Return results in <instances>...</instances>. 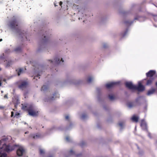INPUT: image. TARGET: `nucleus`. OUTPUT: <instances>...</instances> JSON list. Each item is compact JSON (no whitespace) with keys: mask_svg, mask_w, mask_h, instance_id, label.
I'll list each match as a JSON object with an SVG mask.
<instances>
[{"mask_svg":"<svg viewBox=\"0 0 157 157\" xmlns=\"http://www.w3.org/2000/svg\"><path fill=\"white\" fill-rule=\"evenodd\" d=\"M126 86L130 89L132 90H137L138 91H142L145 89L144 87L141 84V82H138V86L134 85L131 82H127L125 83Z\"/></svg>","mask_w":157,"mask_h":157,"instance_id":"obj_1","label":"nucleus"},{"mask_svg":"<svg viewBox=\"0 0 157 157\" xmlns=\"http://www.w3.org/2000/svg\"><path fill=\"white\" fill-rule=\"evenodd\" d=\"M22 108L23 109H27L29 114L30 116L35 117L37 116L38 114V112L35 110L33 105H28L25 107L22 105Z\"/></svg>","mask_w":157,"mask_h":157,"instance_id":"obj_2","label":"nucleus"},{"mask_svg":"<svg viewBox=\"0 0 157 157\" xmlns=\"http://www.w3.org/2000/svg\"><path fill=\"white\" fill-rule=\"evenodd\" d=\"M51 63L53 64H62L63 63V60L62 57H58L54 59L53 60H50Z\"/></svg>","mask_w":157,"mask_h":157,"instance_id":"obj_3","label":"nucleus"},{"mask_svg":"<svg viewBox=\"0 0 157 157\" xmlns=\"http://www.w3.org/2000/svg\"><path fill=\"white\" fill-rule=\"evenodd\" d=\"M9 26L12 29H15L17 28V20H13L10 23Z\"/></svg>","mask_w":157,"mask_h":157,"instance_id":"obj_4","label":"nucleus"},{"mask_svg":"<svg viewBox=\"0 0 157 157\" xmlns=\"http://www.w3.org/2000/svg\"><path fill=\"white\" fill-rule=\"evenodd\" d=\"M119 83V82H109L107 83L106 84V86L107 88H110L111 87H113V86L118 84Z\"/></svg>","mask_w":157,"mask_h":157,"instance_id":"obj_5","label":"nucleus"},{"mask_svg":"<svg viewBox=\"0 0 157 157\" xmlns=\"http://www.w3.org/2000/svg\"><path fill=\"white\" fill-rule=\"evenodd\" d=\"M27 82L23 81L22 82L21 84L19 85V87L20 89L21 90H23L27 87Z\"/></svg>","mask_w":157,"mask_h":157,"instance_id":"obj_6","label":"nucleus"},{"mask_svg":"<svg viewBox=\"0 0 157 157\" xmlns=\"http://www.w3.org/2000/svg\"><path fill=\"white\" fill-rule=\"evenodd\" d=\"M25 68H19L18 69L16 70V71L18 75L19 76L21 74L24 73L25 72Z\"/></svg>","mask_w":157,"mask_h":157,"instance_id":"obj_7","label":"nucleus"},{"mask_svg":"<svg viewBox=\"0 0 157 157\" xmlns=\"http://www.w3.org/2000/svg\"><path fill=\"white\" fill-rule=\"evenodd\" d=\"M155 73V71L151 70L149 72L146 73V75L147 77H151L153 76Z\"/></svg>","mask_w":157,"mask_h":157,"instance_id":"obj_8","label":"nucleus"},{"mask_svg":"<svg viewBox=\"0 0 157 157\" xmlns=\"http://www.w3.org/2000/svg\"><path fill=\"white\" fill-rule=\"evenodd\" d=\"M140 125L143 129H146V124L145 121L144 120H142Z\"/></svg>","mask_w":157,"mask_h":157,"instance_id":"obj_9","label":"nucleus"},{"mask_svg":"<svg viewBox=\"0 0 157 157\" xmlns=\"http://www.w3.org/2000/svg\"><path fill=\"white\" fill-rule=\"evenodd\" d=\"M155 89L152 88L151 90L148 91L147 95H150L153 94L155 92Z\"/></svg>","mask_w":157,"mask_h":157,"instance_id":"obj_10","label":"nucleus"},{"mask_svg":"<svg viewBox=\"0 0 157 157\" xmlns=\"http://www.w3.org/2000/svg\"><path fill=\"white\" fill-rule=\"evenodd\" d=\"M94 79V78L93 76H90L88 77L87 81L88 82L90 83L93 81Z\"/></svg>","mask_w":157,"mask_h":157,"instance_id":"obj_11","label":"nucleus"},{"mask_svg":"<svg viewBox=\"0 0 157 157\" xmlns=\"http://www.w3.org/2000/svg\"><path fill=\"white\" fill-rule=\"evenodd\" d=\"M139 119V117L135 115L133 116L132 117V120L133 121L137 122Z\"/></svg>","mask_w":157,"mask_h":157,"instance_id":"obj_12","label":"nucleus"},{"mask_svg":"<svg viewBox=\"0 0 157 157\" xmlns=\"http://www.w3.org/2000/svg\"><path fill=\"white\" fill-rule=\"evenodd\" d=\"M59 94L57 93H55V94H53V96L51 98L49 99V101H52L54 99V98H59Z\"/></svg>","mask_w":157,"mask_h":157,"instance_id":"obj_13","label":"nucleus"},{"mask_svg":"<svg viewBox=\"0 0 157 157\" xmlns=\"http://www.w3.org/2000/svg\"><path fill=\"white\" fill-rule=\"evenodd\" d=\"M40 134H37L36 135H34L33 134H31L30 135V137H33V138L34 139H36L39 138L40 137Z\"/></svg>","mask_w":157,"mask_h":157,"instance_id":"obj_14","label":"nucleus"},{"mask_svg":"<svg viewBox=\"0 0 157 157\" xmlns=\"http://www.w3.org/2000/svg\"><path fill=\"white\" fill-rule=\"evenodd\" d=\"M6 63L5 64H6V66H9L11 64V61H10L8 59H6Z\"/></svg>","mask_w":157,"mask_h":157,"instance_id":"obj_15","label":"nucleus"},{"mask_svg":"<svg viewBox=\"0 0 157 157\" xmlns=\"http://www.w3.org/2000/svg\"><path fill=\"white\" fill-rule=\"evenodd\" d=\"M119 125L121 129H122L124 126V124L122 122H120L119 123Z\"/></svg>","mask_w":157,"mask_h":157,"instance_id":"obj_16","label":"nucleus"},{"mask_svg":"<svg viewBox=\"0 0 157 157\" xmlns=\"http://www.w3.org/2000/svg\"><path fill=\"white\" fill-rule=\"evenodd\" d=\"M152 79H150L147 81L146 85H150L152 81Z\"/></svg>","mask_w":157,"mask_h":157,"instance_id":"obj_17","label":"nucleus"},{"mask_svg":"<svg viewBox=\"0 0 157 157\" xmlns=\"http://www.w3.org/2000/svg\"><path fill=\"white\" fill-rule=\"evenodd\" d=\"M87 117V115L85 114H83L81 117V118L82 119H85Z\"/></svg>","mask_w":157,"mask_h":157,"instance_id":"obj_18","label":"nucleus"},{"mask_svg":"<svg viewBox=\"0 0 157 157\" xmlns=\"http://www.w3.org/2000/svg\"><path fill=\"white\" fill-rule=\"evenodd\" d=\"M109 99L111 100H113L114 99V95L112 94H110L109 96Z\"/></svg>","mask_w":157,"mask_h":157,"instance_id":"obj_19","label":"nucleus"},{"mask_svg":"<svg viewBox=\"0 0 157 157\" xmlns=\"http://www.w3.org/2000/svg\"><path fill=\"white\" fill-rule=\"evenodd\" d=\"M48 89V86H45L44 85L41 88V90L42 91H45Z\"/></svg>","mask_w":157,"mask_h":157,"instance_id":"obj_20","label":"nucleus"},{"mask_svg":"<svg viewBox=\"0 0 157 157\" xmlns=\"http://www.w3.org/2000/svg\"><path fill=\"white\" fill-rule=\"evenodd\" d=\"M15 51L17 52H20L21 51V48L20 47L17 48Z\"/></svg>","mask_w":157,"mask_h":157,"instance_id":"obj_21","label":"nucleus"},{"mask_svg":"<svg viewBox=\"0 0 157 157\" xmlns=\"http://www.w3.org/2000/svg\"><path fill=\"white\" fill-rule=\"evenodd\" d=\"M65 139L66 140L67 142H70L71 140V138L68 136H67Z\"/></svg>","mask_w":157,"mask_h":157,"instance_id":"obj_22","label":"nucleus"},{"mask_svg":"<svg viewBox=\"0 0 157 157\" xmlns=\"http://www.w3.org/2000/svg\"><path fill=\"white\" fill-rule=\"evenodd\" d=\"M40 154H43L44 152V150L43 149H40Z\"/></svg>","mask_w":157,"mask_h":157,"instance_id":"obj_23","label":"nucleus"},{"mask_svg":"<svg viewBox=\"0 0 157 157\" xmlns=\"http://www.w3.org/2000/svg\"><path fill=\"white\" fill-rule=\"evenodd\" d=\"M7 94H6L3 96V98H2L4 99H8Z\"/></svg>","mask_w":157,"mask_h":157,"instance_id":"obj_24","label":"nucleus"},{"mask_svg":"<svg viewBox=\"0 0 157 157\" xmlns=\"http://www.w3.org/2000/svg\"><path fill=\"white\" fill-rule=\"evenodd\" d=\"M3 81L5 82L6 81V79H2L1 78V83H0V84H1V85H2V81Z\"/></svg>","mask_w":157,"mask_h":157,"instance_id":"obj_25","label":"nucleus"},{"mask_svg":"<svg viewBox=\"0 0 157 157\" xmlns=\"http://www.w3.org/2000/svg\"><path fill=\"white\" fill-rule=\"evenodd\" d=\"M70 153L71 154H72L73 153H74V152L73 150H71L70 151Z\"/></svg>","mask_w":157,"mask_h":157,"instance_id":"obj_26","label":"nucleus"},{"mask_svg":"<svg viewBox=\"0 0 157 157\" xmlns=\"http://www.w3.org/2000/svg\"><path fill=\"white\" fill-rule=\"evenodd\" d=\"M128 106L129 108H131L132 106L131 104L129 103L128 104Z\"/></svg>","mask_w":157,"mask_h":157,"instance_id":"obj_27","label":"nucleus"},{"mask_svg":"<svg viewBox=\"0 0 157 157\" xmlns=\"http://www.w3.org/2000/svg\"><path fill=\"white\" fill-rule=\"evenodd\" d=\"M154 19L155 21H157V16H154Z\"/></svg>","mask_w":157,"mask_h":157,"instance_id":"obj_28","label":"nucleus"},{"mask_svg":"<svg viewBox=\"0 0 157 157\" xmlns=\"http://www.w3.org/2000/svg\"><path fill=\"white\" fill-rule=\"evenodd\" d=\"M19 115V113H16L15 114V116H15H18V115Z\"/></svg>","mask_w":157,"mask_h":157,"instance_id":"obj_29","label":"nucleus"},{"mask_svg":"<svg viewBox=\"0 0 157 157\" xmlns=\"http://www.w3.org/2000/svg\"><path fill=\"white\" fill-rule=\"evenodd\" d=\"M11 117H12L13 116V115H13V114H14L13 112H11Z\"/></svg>","mask_w":157,"mask_h":157,"instance_id":"obj_30","label":"nucleus"},{"mask_svg":"<svg viewBox=\"0 0 157 157\" xmlns=\"http://www.w3.org/2000/svg\"><path fill=\"white\" fill-rule=\"evenodd\" d=\"M65 118L66 120H68L69 118V116H67L65 117Z\"/></svg>","mask_w":157,"mask_h":157,"instance_id":"obj_31","label":"nucleus"},{"mask_svg":"<svg viewBox=\"0 0 157 157\" xmlns=\"http://www.w3.org/2000/svg\"><path fill=\"white\" fill-rule=\"evenodd\" d=\"M4 61V62H5V61L4 60V59H1V62L2 61Z\"/></svg>","mask_w":157,"mask_h":157,"instance_id":"obj_32","label":"nucleus"},{"mask_svg":"<svg viewBox=\"0 0 157 157\" xmlns=\"http://www.w3.org/2000/svg\"><path fill=\"white\" fill-rule=\"evenodd\" d=\"M63 4V2H59V5L60 6H61Z\"/></svg>","mask_w":157,"mask_h":157,"instance_id":"obj_33","label":"nucleus"},{"mask_svg":"<svg viewBox=\"0 0 157 157\" xmlns=\"http://www.w3.org/2000/svg\"><path fill=\"white\" fill-rule=\"evenodd\" d=\"M46 39H46V37L44 36V38L43 39V40H44V41H46Z\"/></svg>","mask_w":157,"mask_h":157,"instance_id":"obj_34","label":"nucleus"},{"mask_svg":"<svg viewBox=\"0 0 157 157\" xmlns=\"http://www.w3.org/2000/svg\"><path fill=\"white\" fill-rule=\"evenodd\" d=\"M54 5H55V6H57V5L56 4V3H55V2H54Z\"/></svg>","mask_w":157,"mask_h":157,"instance_id":"obj_35","label":"nucleus"},{"mask_svg":"<svg viewBox=\"0 0 157 157\" xmlns=\"http://www.w3.org/2000/svg\"><path fill=\"white\" fill-rule=\"evenodd\" d=\"M39 76V75H38L37 76H36V77H35V78H34V79L36 77H38V76Z\"/></svg>","mask_w":157,"mask_h":157,"instance_id":"obj_36","label":"nucleus"},{"mask_svg":"<svg viewBox=\"0 0 157 157\" xmlns=\"http://www.w3.org/2000/svg\"><path fill=\"white\" fill-rule=\"evenodd\" d=\"M20 35H21V37H23V36H22V34H20Z\"/></svg>","mask_w":157,"mask_h":157,"instance_id":"obj_37","label":"nucleus"},{"mask_svg":"<svg viewBox=\"0 0 157 157\" xmlns=\"http://www.w3.org/2000/svg\"><path fill=\"white\" fill-rule=\"evenodd\" d=\"M103 47H104V48H105V47H105V44H104L103 45Z\"/></svg>","mask_w":157,"mask_h":157,"instance_id":"obj_38","label":"nucleus"},{"mask_svg":"<svg viewBox=\"0 0 157 157\" xmlns=\"http://www.w3.org/2000/svg\"><path fill=\"white\" fill-rule=\"evenodd\" d=\"M126 33V32H125V33L124 34V35L123 36H125V34Z\"/></svg>","mask_w":157,"mask_h":157,"instance_id":"obj_39","label":"nucleus"},{"mask_svg":"<svg viewBox=\"0 0 157 157\" xmlns=\"http://www.w3.org/2000/svg\"><path fill=\"white\" fill-rule=\"evenodd\" d=\"M156 85L157 86V82L156 83Z\"/></svg>","mask_w":157,"mask_h":157,"instance_id":"obj_40","label":"nucleus"},{"mask_svg":"<svg viewBox=\"0 0 157 157\" xmlns=\"http://www.w3.org/2000/svg\"><path fill=\"white\" fill-rule=\"evenodd\" d=\"M2 40V39H1V40H0L1 41Z\"/></svg>","mask_w":157,"mask_h":157,"instance_id":"obj_41","label":"nucleus"},{"mask_svg":"<svg viewBox=\"0 0 157 157\" xmlns=\"http://www.w3.org/2000/svg\"><path fill=\"white\" fill-rule=\"evenodd\" d=\"M1 92H2V93L3 92V91H2Z\"/></svg>","mask_w":157,"mask_h":157,"instance_id":"obj_42","label":"nucleus"},{"mask_svg":"<svg viewBox=\"0 0 157 157\" xmlns=\"http://www.w3.org/2000/svg\"><path fill=\"white\" fill-rule=\"evenodd\" d=\"M27 133V132H25V134H26V133Z\"/></svg>","mask_w":157,"mask_h":157,"instance_id":"obj_43","label":"nucleus"},{"mask_svg":"<svg viewBox=\"0 0 157 157\" xmlns=\"http://www.w3.org/2000/svg\"><path fill=\"white\" fill-rule=\"evenodd\" d=\"M138 19H139V17H138Z\"/></svg>","mask_w":157,"mask_h":157,"instance_id":"obj_44","label":"nucleus"},{"mask_svg":"<svg viewBox=\"0 0 157 157\" xmlns=\"http://www.w3.org/2000/svg\"><path fill=\"white\" fill-rule=\"evenodd\" d=\"M80 19V17L79 18V20Z\"/></svg>","mask_w":157,"mask_h":157,"instance_id":"obj_45","label":"nucleus"},{"mask_svg":"<svg viewBox=\"0 0 157 157\" xmlns=\"http://www.w3.org/2000/svg\"><path fill=\"white\" fill-rule=\"evenodd\" d=\"M25 124H26V123H25Z\"/></svg>","mask_w":157,"mask_h":157,"instance_id":"obj_46","label":"nucleus"},{"mask_svg":"<svg viewBox=\"0 0 157 157\" xmlns=\"http://www.w3.org/2000/svg\"><path fill=\"white\" fill-rule=\"evenodd\" d=\"M135 19H137V18H135Z\"/></svg>","mask_w":157,"mask_h":157,"instance_id":"obj_47","label":"nucleus"}]
</instances>
